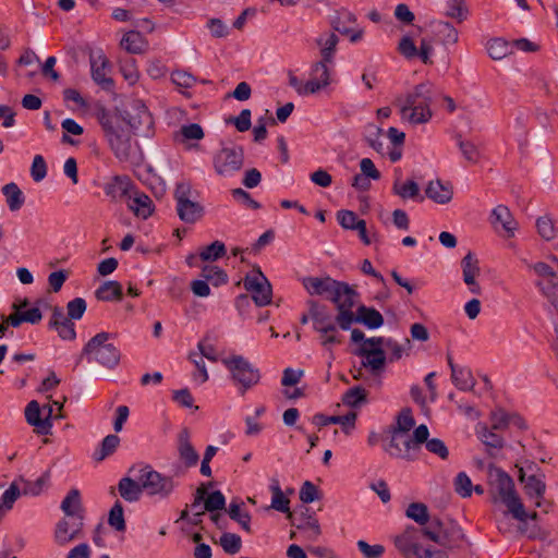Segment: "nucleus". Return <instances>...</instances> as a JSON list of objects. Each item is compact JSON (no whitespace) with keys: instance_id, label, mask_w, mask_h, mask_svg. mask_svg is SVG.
Instances as JSON below:
<instances>
[{"instance_id":"f257e3e1","label":"nucleus","mask_w":558,"mask_h":558,"mask_svg":"<svg viewBox=\"0 0 558 558\" xmlns=\"http://www.w3.org/2000/svg\"><path fill=\"white\" fill-rule=\"evenodd\" d=\"M302 284L311 296H323L332 302L336 307H339L350 295H357L356 290L347 282L338 281L329 276L304 277Z\"/></svg>"},{"instance_id":"f03ea898","label":"nucleus","mask_w":558,"mask_h":558,"mask_svg":"<svg viewBox=\"0 0 558 558\" xmlns=\"http://www.w3.org/2000/svg\"><path fill=\"white\" fill-rule=\"evenodd\" d=\"M113 338L112 333L101 331L95 335L84 345L80 360L87 357V360L95 361L98 364L112 369L114 368L121 357L119 349L108 341Z\"/></svg>"},{"instance_id":"7ed1b4c3","label":"nucleus","mask_w":558,"mask_h":558,"mask_svg":"<svg viewBox=\"0 0 558 558\" xmlns=\"http://www.w3.org/2000/svg\"><path fill=\"white\" fill-rule=\"evenodd\" d=\"M357 295H350L342 302L340 314L341 330H350L354 323L364 325L369 329H377L384 325V317L379 311L374 307L360 305L356 312H353L355 299Z\"/></svg>"},{"instance_id":"20e7f679","label":"nucleus","mask_w":558,"mask_h":558,"mask_svg":"<svg viewBox=\"0 0 558 558\" xmlns=\"http://www.w3.org/2000/svg\"><path fill=\"white\" fill-rule=\"evenodd\" d=\"M222 363L230 372L231 379L241 396L260 381L259 369L242 355H230L223 359Z\"/></svg>"},{"instance_id":"39448f33","label":"nucleus","mask_w":558,"mask_h":558,"mask_svg":"<svg viewBox=\"0 0 558 558\" xmlns=\"http://www.w3.org/2000/svg\"><path fill=\"white\" fill-rule=\"evenodd\" d=\"M341 308L342 304L336 307L337 314L333 316L327 305H325L320 314L317 311L313 314V329L318 333L319 344L326 350H331L333 345L342 342L343 337L339 331V329H341V323L339 320Z\"/></svg>"},{"instance_id":"423d86ee","label":"nucleus","mask_w":558,"mask_h":558,"mask_svg":"<svg viewBox=\"0 0 558 558\" xmlns=\"http://www.w3.org/2000/svg\"><path fill=\"white\" fill-rule=\"evenodd\" d=\"M424 532L426 538L447 550L460 548L465 541V535L457 522L445 523L439 518H433Z\"/></svg>"},{"instance_id":"0eeeda50","label":"nucleus","mask_w":558,"mask_h":558,"mask_svg":"<svg viewBox=\"0 0 558 558\" xmlns=\"http://www.w3.org/2000/svg\"><path fill=\"white\" fill-rule=\"evenodd\" d=\"M195 191L190 182H179L174 189L175 209L181 221L193 225L199 221L205 215L204 206L193 199Z\"/></svg>"},{"instance_id":"6e6552de","label":"nucleus","mask_w":558,"mask_h":558,"mask_svg":"<svg viewBox=\"0 0 558 558\" xmlns=\"http://www.w3.org/2000/svg\"><path fill=\"white\" fill-rule=\"evenodd\" d=\"M495 486L501 501L507 506L509 512L520 522H525L527 513L521 502L511 476L501 469L495 471Z\"/></svg>"},{"instance_id":"1a4fd4ad","label":"nucleus","mask_w":558,"mask_h":558,"mask_svg":"<svg viewBox=\"0 0 558 558\" xmlns=\"http://www.w3.org/2000/svg\"><path fill=\"white\" fill-rule=\"evenodd\" d=\"M387 339L384 337H372L364 340V344L355 351V354L362 356V367L368 368L373 375H379L386 365Z\"/></svg>"},{"instance_id":"9d476101","label":"nucleus","mask_w":558,"mask_h":558,"mask_svg":"<svg viewBox=\"0 0 558 558\" xmlns=\"http://www.w3.org/2000/svg\"><path fill=\"white\" fill-rule=\"evenodd\" d=\"M138 480L147 495L160 499L169 498L177 486L172 476L163 475L148 464L140 470Z\"/></svg>"},{"instance_id":"9b49d317","label":"nucleus","mask_w":558,"mask_h":558,"mask_svg":"<svg viewBox=\"0 0 558 558\" xmlns=\"http://www.w3.org/2000/svg\"><path fill=\"white\" fill-rule=\"evenodd\" d=\"M213 163L215 171L219 175H226L239 171L244 163L243 148L230 143L215 154Z\"/></svg>"},{"instance_id":"f8f14e48","label":"nucleus","mask_w":558,"mask_h":558,"mask_svg":"<svg viewBox=\"0 0 558 558\" xmlns=\"http://www.w3.org/2000/svg\"><path fill=\"white\" fill-rule=\"evenodd\" d=\"M69 517L72 520L63 518L56 524L53 537L59 546L83 537L85 513Z\"/></svg>"},{"instance_id":"ddd939ff","label":"nucleus","mask_w":558,"mask_h":558,"mask_svg":"<svg viewBox=\"0 0 558 558\" xmlns=\"http://www.w3.org/2000/svg\"><path fill=\"white\" fill-rule=\"evenodd\" d=\"M122 121L129 129V136L149 138L155 134L153 116L145 106H142L136 114L126 113L122 117Z\"/></svg>"},{"instance_id":"4468645a","label":"nucleus","mask_w":558,"mask_h":558,"mask_svg":"<svg viewBox=\"0 0 558 558\" xmlns=\"http://www.w3.org/2000/svg\"><path fill=\"white\" fill-rule=\"evenodd\" d=\"M244 288L252 293V299L257 306L271 303V284L259 268L256 269L255 275H247L244 278Z\"/></svg>"},{"instance_id":"2eb2a0df","label":"nucleus","mask_w":558,"mask_h":558,"mask_svg":"<svg viewBox=\"0 0 558 558\" xmlns=\"http://www.w3.org/2000/svg\"><path fill=\"white\" fill-rule=\"evenodd\" d=\"M424 530L425 526H408L401 535L396 537L395 544L404 557L416 556L422 550L420 541L423 536L425 537Z\"/></svg>"},{"instance_id":"dca6fc26","label":"nucleus","mask_w":558,"mask_h":558,"mask_svg":"<svg viewBox=\"0 0 558 558\" xmlns=\"http://www.w3.org/2000/svg\"><path fill=\"white\" fill-rule=\"evenodd\" d=\"M384 450L391 457L405 461L415 460V452L410 442V436L400 432H391L389 441Z\"/></svg>"},{"instance_id":"f3484780","label":"nucleus","mask_w":558,"mask_h":558,"mask_svg":"<svg viewBox=\"0 0 558 558\" xmlns=\"http://www.w3.org/2000/svg\"><path fill=\"white\" fill-rule=\"evenodd\" d=\"M50 308L51 317L48 322V328L54 329L58 332V336L63 340H75L76 331L72 319H70L68 315H64L62 307L56 305Z\"/></svg>"},{"instance_id":"a211bd4d","label":"nucleus","mask_w":558,"mask_h":558,"mask_svg":"<svg viewBox=\"0 0 558 558\" xmlns=\"http://www.w3.org/2000/svg\"><path fill=\"white\" fill-rule=\"evenodd\" d=\"M461 268L463 281L468 286L469 291L472 294L480 295L482 293V289L476 281V277L481 274L480 262L472 252H469L461 259Z\"/></svg>"},{"instance_id":"6ab92c4d","label":"nucleus","mask_w":558,"mask_h":558,"mask_svg":"<svg viewBox=\"0 0 558 558\" xmlns=\"http://www.w3.org/2000/svg\"><path fill=\"white\" fill-rule=\"evenodd\" d=\"M52 407H48V414L45 418L40 417V407L36 400L31 401L25 409L26 422L36 428L39 435H49L51 433Z\"/></svg>"},{"instance_id":"aec40b11","label":"nucleus","mask_w":558,"mask_h":558,"mask_svg":"<svg viewBox=\"0 0 558 558\" xmlns=\"http://www.w3.org/2000/svg\"><path fill=\"white\" fill-rule=\"evenodd\" d=\"M489 221L495 230H498L500 226L507 238L514 236V232L518 229V222L506 205L500 204L494 207L490 213Z\"/></svg>"},{"instance_id":"412c9836","label":"nucleus","mask_w":558,"mask_h":558,"mask_svg":"<svg viewBox=\"0 0 558 558\" xmlns=\"http://www.w3.org/2000/svg\"><path fill=\"white\" fill-rule=\"evenodd\" d=\"M111 149L121 161L133 166H141L144 161V153L138 142H110Z\"/></svg>"},{"instance_id":"4be33fe9","label":"nucleus","mask_w":558,"mask_h":558,"mask_svg":"<svg viewBox=\"0 0 558 558\" xmlns=\"http://www.w3.org/2000/svg\"><path fill=\"white\" fill-rule=\"evenodd\" d=\"M396 105L399 107L401 118L412 124L426 123L433 116L430 107L422 104L409 106L407 102H402V97L396 99Z\"/></svg>"},{"instance_id":"5701e85b","label":"nucleus","mask_w":558,"mask_h":558,"mask_svg":"<svg viewBox=\"0 0 558 558\" xmlns=\"http://www.w3.org/2000/svg\"><path fill=\"white\" fill-rule=\"evenodd\" d=\"M544 474L527 475L526 482L524 483V493L530 499L534 500L535 507L541 508L546 505L545 512H548L550 502H546L544 500V495L546 492V483L544 482Z\"/></svg>"},{"instance_id":"b1692460","label":"nucleus","mask_w":558,"mask_h":558,"mask_svg":"<svg viewBox=\"0 0 558 558\" xmlns=\"http://www.w3.org/2000/svg\"><path fill=\"white\" fill-rule=\"evenodd\" d=\"M89 60L94 82L100 85L102 89L111 90L114 82L111 77H107L105 73V69L109 65V60L101 51H99L97 57L90 54Z\"/></svg>"},{"instance_id":"393cba45","label":"nucleus","mask_w":558,"mask_h":558,"mask_svg":"<svg viewBox=\"0 0 558 558\" xmlns=\"http://www.w3.org/2000/svg\"><path fill=\"white\" fill-rule=\"evenodd\" d=\"M178 453L186 468L195 466L199 460V456L190 440L187 428H183L178 435Z\"/></svg>"},{"instance_id":"a878e982","label":"nucleus","mask_w":558,"mask_h":558,"mask_svg":"<svg viewBox=\"0 0 558 558\" xmlns=\"http://www.w3.org/2000/svg\"><path fill=\"white\" fill-rule=\"evenodd\" d=\"M357 414L355 412H349L345 415H332L327 416L322 413H317L313 416L312 422L318 427L326 426L328 424H339L343 427L345 434H350L351 429L354 428Z\"/></svg>"},{"instance_id":"bb28decb","label":"nucleus","mask_w":558,"mask_h":558,"mask_svg":"<svg viewBox=\"0 0 558 558\" xmlns=\"http://www.w3.org/2000/svg\"><path fill=\"white\" fill-rule=\"evenodd\" d=\"M425 194L433 202L445 205L451 202L453 187L450 183H444L441 180L429 181Z\"/></svg>"},{"instance_id":"cd10ccee","label":"nucleus","mask_w":558,"mask_h":558,"mask_svg":"<svg viewBox=\"0 0 558 558\" xmlns=\"http://www.w3.org/2000/svg\"><path fill=\"white\" fill-rule=\"evenodd\" d=\"M97 118L107 136H116L118 140L123 136V134L119 132L120 124L123 123L121 116L110 113L101 107L97 110Z\"/></svg>"},{"instance_id":"c85d7f7f","label":"nucleus","mask_w":558,"mask_h":558,"mask_svg":"<svg viewBox=\"0 0 558 558\" xmlns=\"http://www.w3.org/2000/svg\"><path fill=\"white\" fill-rule=\"evenodd\" d=\"M433 84L429 82H424L416 85L412 93H409L402 98V102H407L409 106H413V104H422L424 106L430 107L433 102Z\"/></svg>"},{"instance_id":"c756f323","label":"nucleus","mask_w":558,"mask_h":558,"mask_svg":"<svg viewBox=\"0 0 558 558\" xmlns=\"http://www.w3.org/2000/svg\"><path fill=\"white\" fill-rule=\"evenodd\" d=\"M118 492L125 501L136 502L144 492L140 480L135 481L129 476L122 477L118 483Z\"/></svg>"},{"instance_id":"7c9ffc66","label":"nucleus","mask_w":558,"mask_h":558,"mask_svg":"<svg viewBox=\"0 0 558 558\" xmlns=\"http://www.w3.org/2000/svg\"><path fill=\"white\" fill-rule=\"evenodd\" d=\"M95 296L102 302H119L123 298L122 284L116 280L105 281L95 291Z\"/></svg>"},{"instance_id":"2f4dec72","label":"nucleus","mask_w":558,"mask_h":558,"mask_svg":"<svg viewBox=\"0 0 558 558\" xmlns=\"http://www.w3.org/2000/svg\"><path fill=\"white\" fill-rule=\"evenodd\" d=\"M120 46L129 53L141 54L146 50L147 40L140 32L130 31L122 37Z\"/></svg>"},{"instance_id":"473e14b6","label":"nucleus","mask_w":558,"mask_h":558,"mask_svg":"<svg viewBox=\"0 0 558 558\" xmlns=\"http://www.w3.org/2000/svg\"><path fill=\"white\" fill-rule=\"evenodd\" d=\"M392 192L395 195L400 196L402 199H420L424 197L420 194V186L413 180L401 182L399 179L395 181L392 185Z\"/></svg>"},{"instance_id":"72a5a7b5","label":"nucleus","mask_w":558,"mask_h":558,"mask_svg":"<svg viewBox=\"0 0 558 558\" xmlns=\"http://www.w3.org/2000/svg\"><path fill=\"white\" fill-rule=\"evenodd\" d=\"M315 43L320 48V57L324 61H333L339 37L335 33H328L317 37Z\"/></svg>"},{"instance_id":"f704fd0d","label":"nucleus","mask_w":558,"mask_h":558,"mask_svg":"<svg viewBox=\"0 0 558 558\" xmlns=\"http://www.w3.org/2000/svg\"><path fill=\"white\" fill-rule=\"evenodd\" d=\"M1 191L5 196L8 207L11 211L21 209L24 205L25 196L16 183H8L2 186Z\"/></svg>"},{"instance_id":"c9c22d12","label":"nucleus","mask_w":558,"mask_h":558,"mask_svg":"<svg viewBox=\"0 0 558 558\" xmlns=\"http://www.w3.org/2000/svg\"><path fill=\"white\" fill-rule=\"evenodd\" d=\"M434 32L442 45H454L458 43L459 33L449 22L438 21L433 23Z\"/></svg>"},{"instance_id":"e433bc0d","label":"nucleus","mask_w":558,"mask_h":558,"mask_svg":"<svg viewBox=\"0 0 558 558\" xmlns=\"http://www.w3.org/2000/svg\"><path fill=\"white\" fill-rule=\"evenodd\" d=\"M153 202L144 193H135L133 197H131V202L129 203V208L137 216L144 219L148 218L151 213Z\"/></svg>"},{"instance_id":"4c0bfd02","label":"nucleus","mask_w":558,"mask_h":558,"mask_svg":"<svg viewBox=\"0 0 558 558\" xmlns=\"http://www.w3.org/2000/svg\"><path fill=\"white\" fill-rule=\"evenodd\" d=\"M60 508L66 517L85 513L80 490L76 488L71 489L62 500Z\"/></svg>"},{"instance_id":"58836bf2","label":"nucleus","mask_w":558,"mask_h":558,"mask_svg":"<svg viewBox=\"0 0 558 558\" xmlns=\"http://www.w3.org/2000/svg\"><path fill=\"white\" fill-rule=\"evenodd\" d=\"M457 147L469 162H477L484 156V146L480 142H457Z\"/></svg>"},{"instance_id":"ea45409f","label":"nucleus","mask_w":558,"mask_h":558,"mask_svg":"<svg viewBox=\"0 0 558 558\" xmlns=\"http://www.w3.org/2000/svg\"><path fill=\"white\" fill-rule=\"evenodd\" d=\"M131 189L132 183L128 177L117 175L106 185L105 192L108 196L116 198L128 195Z\"/></svg>"},{"instance_id":"a19ab883","label":"nucleus","mask_w":558,"mask_h":558,"mask_svg":"<svg viewBox=\"0 0 558 558\" xmlns=\"http://www.w3.org/2000/svg\"><path fill=\"white\" fill-rule=\"evenodd\" d=\"M405 515L416 522L421 527L427 526L432 519L429 518L428 508L423 502H412L405 510Z\"/></svg>"},{"instance_id":"79ce46f5","label":"nucleus","mask_w":558,"mask_h":558,"mask_svg":"<svg viewBox=\"0 0 558 558\" xmlns=\"http://www.w3.org/2000/svg\"><path fill=\"white\" fill-rule=\"evenodd\" d=\"M451 380L459 390L463 391L473 390L476 384V380L473 377L471 371L465 367L453 369V373L451 374Z\"/></svg>"},{"instance_id":"37998d69","label":"nucleus","mask_w":558,"mask_h":558,"mask_svg":"<svg viewBox=\"0 0 558 558\" xmlns=\"http://www.w3.org/2000/svg\"><path fill=\"white\" fill-rule=\"evenodd\" d=\"M270 490L272 493L270 507L280 512H288L290 517V500L283 495L279 481L277 478H271Z\"/></svg>"},{"instance_id":"c03bdc74","label":"nucleus","mask_w":558,"mask_h":558,"mask_svg":"<svg viewBox=\"0 0 558 558\" xmlns=\"http://www.w3.org/2000/svg\"><path fill=\"white\" fill-rule=\"evenodd\" d=\"M494 430L495 429H488L486 426H481L477 430L480 439L487 447L490 456L494 454L492 452L493 449L499 450L504 447V438L500 435L494 433Z\"/></svg>"},{"instance_id":"a18cd8bd","label":"nucleus","mask_w":558,"mask_h":558,"mask_svg":"<svg viewBox=\"0 0 558 558\" xmlns=\"http://www.w3.org/2000/svg\"><path fill=\"white\" fill-rule=\"evenodd\" d=\"M119 444H120V438L117 435H113V434L107 435L102 439L99 449H97L94 452V454H93L94 460L97 462L105 460L107 457L111 456L117 450Z\"/></svg>"},{"instance_id":"49530a36","label":"nucleus","mask_w":558,"mask_h":558,"mask_svg":"<svg viewBox=\"0 0 558 558\" xmlns=\"http://www.w3.org/2000/svg\"><path fill=\"white\" fill-rule=\"evenodd\" d=\"M366 402L367 393L362 386H354L342 396V403L353 409L360 408Z\"/></svg>"},{"instance_id":"de8ad7c7","label":"nucleus","mask_w":558,"mask_h":558,"mask_svg":"<svg viewBox=\"0 0 558 558\" xmlns=\"http://www.w3.org/2000/svg\"><path fill=\"white\" fill-rule=\"evenodd\" d=\"M241 505L242 504L231 502L229 505L228 514L230 519L239 523L245 532L251 533V514L248 512H242Z\"/></svg>"},{"instance_id":"09e8293b","label":"nucleus","mask_w":558,"mask_h":558,"mask_svg":"<svg viewBox=\"0 0 558 558\" xmlns=\"http://www.w3.org/2000/svg\"><path fill=\"white\" fill-rule=\"evenodd\" d=\"M223 551L229 555H235L241 550L242 539L235 533L225 532L219 539Z\"/></svg>"},{"instance_id":"8fccbe9b","label":"nucleus","mask_w":558,"mask_h":558,"mask_svg":"<svg viewBox=\"0 0 558 558\" xmlns=\"http://www.w3.org/2000/svg\"><path fill=\"white\" fill-rule=\"evenodd\" d=\"M108 523L119 532L125 530V520L122 504L117 500L109 511Z\"/></svg>"},{"instance_id":"3c124183","label":"nucleus","mask_w":558,"mask_h":558,"mask_svg":"<svg viewBox=\"0 0 558 558\" xmlns=\"http://www.w3.org/2000/svg\"><path fill=\"white\" fill-rule=\"evenodd\" d=\"M332 62L333 61H324V58H322L319 61H316L312 65L311 76H315L317 80H319L320 85L328 86L331 83L328 64Z\"/></svg>"},{"instance_id":"603ef678","label":"nucleus","mask_w":558,"mask_h":558,"mask_svg":"<svg viewBox=\"0 0 558 558\" xmlns=\"http://www.w3.org/2000/svg\"><path fill=\"white\" fill-rule=\"evenodd\" d=\"M226 125H234L239 132H246L251 129V110L243 109L238 117H228L225 119Z\"/></svg>"},{"instance_id":"864d4df0","label":"nucleus","mask_w":558,"mask_h":558,"mask_svg":"<svg viewBox=\"0 0 558 558\" xmlns=\"http://www.w3.org/2000/svg\"><path fill=\"white\" fill-rule=\"evenodd\" d=\"M201 276L206 281H211L216 287L228 281V276L225 270L217 266H204Z\"/></svg>"},{"instance_id":"5fc2aeb1","label":"nucleus","mask_w":558,"mask_h":558,"mask_svg":"<svg viewBox=\"0 0 558 558\" xmlns=\"http://www.w3.org/2000/svg\"><path fill=\"white\" fill-rule=\"evenodd\" d=\"M468 13L464 0H450L447 4L446 16L456 19L459 23L466 19Z\"/></svg>"},{"instance_id":"6e6d98bb","label":"nucleus","mask_w":558,"mask_h":558,"mask_svg":"<svg viewBox=\"0 0 558 558\" xmlns=\"http://www.w3.org/2000/svg\"><path fill=\"white\" fill-rule=\"evenodd\" d=\"M454 492L462 498H468L472 495L473 485L471 478L466 473L460 472L453 481Z\"/></svg>"},{"instance_id":"4d7b16f0","label":"nucleus","mask_w":558,"mask_h":558,"mask_svg":"<svg viewBox=\"0 0 558 558\" xmlns=\"http://www.w3.org/2000/svg\"><path fill=\"white\" fill-rule=\"evenodd\" d=\"M120 71L123 77L130 83L135 84L140 77L134 58H126L120 61Z\"/></svg>"},{"instance_id":"13d9d810","label":"nucleus","mask_w":558,"mask_h":558,"mask_svg":"<svg viewBox=\"0 0 558 558\" xmlns=\"http://www.w3.org/2000/svg\"><path fill=\"white\" fill-rule=\"evenodd\" d=\"M226 254V245L220 241H215L206 246L201 253L202 260H217Z\"/></svg>"},{"instance_id":"bf43d9fd","label":"nucleus","mask_w":558,"mask_h":558,"mask_svg":"<svg viewBox=\"0 0 558 558\" xmlns=\"http://www.w3.org/2000/svg\"><path fill=\"white\" fill-rule=\"evenodd\" d=\"M189 360L195 365L197 369V373L193 375L194 380L198 381L199 384L206 383L208 380V373L204 357H202V355H199L197 352H191Z\"/></svg>"},{"instance_id":"052dcab7","label":"nucleus","mask_w":558,"mask_h":558,"mask_svg":"<svg viewBox=\"0 0 558 558\" xmlns=\"http://www.w3.org/2000/svg\"><path fill=\"white\" fill-rule=\"evenodd\" d=\"M48 480H49V471L45 472L35 482H28V481H25L23 477H20V481L25 484L24 488H23V494L24 495H33V496L39 495L43 492V488Z\"/></svg>"},{"instance_id":"680f3d73","label":"nucleus","mask_w":558,"mask_h":558,"mask_svg":"<svg viewBox=\"0 0 558 558\" xmlns=\"http://www.w3.org/2000/svg\"><path fill=\"white\" fill-rule=\"evenodd\" d=\"M21 489L16 482H13L10 487L2 494L0 497V505L5 512L7 510H10L13 507V504L15 500L20 497Z\"/></svg>"},{"instance_id":"e2e57ef3","label":"nucleus","mask_w":558,"mask_h":558,"mask_svg":"<svg viewBox=\"0 0 558 558\" xmlns=\"http://www.w3.org/2000/svg\"><path fill=\"white\" fill-rule=\"evenodd\" d=\"M226 508V498L220 490H215L207 496L204 502V509L208 512L223 510Z\"/></svg>"},{"instance_id":"0e129e2a","label":"nucleus","mask_w":558,"mask_h":558,"mask_svg":"<svg viewBox=\"0 0 558 558\" xmlns=\"http://www.w3.org/2000/svg\"><path fill=\"white\" fill-rule=\"evenodd\" d=\"M415 421L412 415V412L409 408L401 410L397 417V427L392 429V432H400L408 434V432L414 426Z\"/></svg>"},{"instance_id":"69168bd1","label":"nucleus","mask_w":558,"mask_h":558,"mask_svg":"<svg viewBox=\"0 0 558 558\" xmlns=\"http://www.w3.org/2000/svg\"><path fill=\"white\" fill-rule=\"evenodd\" d=\"M487 52L494 60H500L508 53L507 43L500 38H494L487 43Z\"/></svg>"},{"instance_id":"338daca9","label":"nucleus","mask_w":558,"mask_h":558,"mask_svg":"<svg viewBox=\"0 0 558 558\" xmlns=\"http://www.w3.org/2000/svg\"><path fill=\"white\" fill-rule=\"evenodd\" d=\"M86 301L83 298H75L68 302L66 314L72 320L81 319L86 311Z\"/></svg>"},{"instance_id":"774afa93","label":"nucleus","mask_w":558,"mask_h":558,"mask_svg":"<svg viewBox=\"0 0 558 558\" xmlns=\"http://www.w3.org/2000/svg\"><path fill=\"white\" fill-rule=\"evenodd\" d=\"M536 228H537L539 235L544 240L549 241L555 238L556 232H555L554 222H553L551 218H549L548 216L539 217L536 220Z\"/></svg>"}]
</instances>
